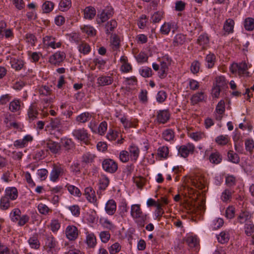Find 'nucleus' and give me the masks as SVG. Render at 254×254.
I'll list each match as a JSON object with an SVG mask.
<instances>
[{"label": "nucleus", "instance_id": "nucleus-9", "mask_svg": "<svg viewBox=\"0 0 254 254\" xmlns=\"http://www.w3.org/2000/svg\"><path fill=\"white\" fill-rule=\"evenodd\" d=\"M65 59V54L63 51H57L49 58V62L52 65L59 66Z\"/></svg>", "mask_w": 254, "mask_h": 254}, {"label": "nucleus", "instance_id": "nucleus-58", "mask_svg": "<svg viewBox=\"0 0 254 254\" xmlns=\"http://www.w3.org/2000/svg\"><path fill=\"white\" fill-rule=\"evenodd\" d=\"M139 74L143 77H149L152 75V71L151 68L143 66L139 69Z\"/></svg>", "mask_w": 254, "mask_h": 254}, {"label": "nucleus", "instance_id": "nucleus-27", "mask_svg": "<svg viewBox=\"0 0 254 254\" xmlns=\"http://www.w3.org/2000/svg\"><path fill=\"white\" fill-rule=\"evenodd\" d=\"M234 20L232 18H228L224 23L223 30L227 34L233 33L234 32Z\"/></svg>", "mask_w": 254, "mask_h": 254}, {"label": "nucleus", "instance_id": "nucleus-41", "mask_svg": "<svg viewBox=\"0 0 254 254\" xmlns=\"http://www.w3.org/2000/svg\"><path fill=\"white\" fill-rule=\"evenodd\" d=\"M11 66L15 70H20L24 65L23 61L15 58H11L10 61Z\"/></svg>", "mask_w": 254, "mask_h": 254}, {"label": "nucleus", "instance_id": "nucleus-37", "mask_svg": "<svg viewBox=\"0 0 254 254\" xmlns=\"http://www.w3.org/2000/svg\"><path fill=\"white\" fill-rule=\"evenodd\" d=\"M120 121L126 128L135 127L137 125V121L136 120H128L125 117L120 118Z\"/></svg>", "mask_w": 254, "mask_h": 254}, {"label": "nucleus", "instance_id": "nucleus-6", "mask_svg": "<svg viewBox=\"0 0 254 254\" xmlns=\"http://www.w3.org/2000/svg\"><path fill=\"white\" fill-rule=\"evenodd\" d=\"M61 125V121L59 119H51L49 124L46 127L47 130L51 134H53L58 138V135L62 133Z\"/></svg>", "mask_w": 254, "mask_h": 254}, {"label": "nucleus", "instance_id": "nucleus-61", "mask_svg": "<svg viewBox=\"0 0 254 254\" xmlns=\"http://www.w3.org/2000/svg\"><path fill=\"white\" fill-rule=\"evenodd\" d=\"M61 141L63 146L66 150H69L73 148V142L71 139L62 138Z\"/></svg>", "mask_w": 254, "mask_h": 254}, {"label": "nucleus", "instance_id": "nucleus-57", "mask_svg": "<svg viewBox=\"0 0 254 254\" xmlns=\"http://www.w3.org/2000/svg\"><path fill=\"white\" fill-rule=\"evenodd\" d=\"M209 40L206 34L200 35L197 39V43L202 48H205L209 44Z\"/></svg>", "mask_w": 254, "mask_h": 254}, {"label": "nucleus", "instance_id": "nucleus-48", "mask_svg": "<svg viewBox=\"0 0 254 254\" xmlns=\"http://www.w3.org/2000/svg\"><path fill=\"white\" fill-rule=\"evenodd\" d=\"M71 6V0H61L59 4V9L61 11H66Z\"/></svg>", "mask_w": 254, "mask_h": 254}, {"label": "nucleus", "instance_id": "nucleus-46", "mask_svg": "<svg viewBox=\"0 0 254 254\" xmlns=\"http://www.w3.org/2000/svg\"><path fill=\"white\" fill-rule=\"evenodd\" d=\"M96 156L90 152H86L82 156L81 161L85 164H90L94 162Z\"/></svg>", "mask_w": 254, "mask_h": 254}, {"label": "nucleus", "instance_id": "nucleus-29", "mask_svg": "<svg viewBox=\"0 0 254 254\" xmlns=\"http://www.w3.org/2000/svg\"><path fill=\"white\" fill-rule=\"evenodd\" d=\"M28 243L32 249L38 250L40 247V242L37 234L30 237L28 240Z\"/></svg>", "mask_w": 254, "mask_h": 254}, {"label": "nucleus", "instance_id": "nucleus-50", "mask_svg": "<svg viewBox=\"0 0 254 254\" xmlns=\"http://www.w3.org/2000/svg\"><path fill=\"white\" fill-rule=\"evenodd\" d=\"M230 141V138L228 135H220L215 138L216 143L219 145H225Z\"/></svg>", "mask_w": 254, "mask_h": 254}, {"label": "nucleus", "instance_id": "nucleus-31", "mask_svg": "<svg viewBox=\"0 0 254 254\" xmlns=\"http://www.w3.org/2000/svg\"><path fill=\"white\" fill-rule=\"evenodd\" d=\"M225 110V102L223 100H220L217 104L215 109V112L217 114L216 115V119L217 120H221L222 115L224 114Z\"/></svg>", "mask_w": 254, "mask_h": 254}, {"label": "nucleus", "instance_id": "nucleus-62", "mask_svg": "<svg viewBox=\"0 0 254 254\" xmlns=\"http://www.w3.org/2000/svg\"><path fill=\"white\" fill-rule=\"evenodd\" d=\"M121 250V246L118 242L113 244L108 248L110 254H116Z\"/></svg>", "mask_w": 254, "mask_h": 254}, {"label": "nucleus", "instance_id": "nucleus-44", "mask_svg": "<svg viewBox=\"0 0 254 254\" xmlns=\"http://www.w3.org/2000/svg\"><path fill=\"white\" fill-rule=\"evenodd\" d=\"M37 209L39 212L43 215H49L52 212V210L51 208L42 202L38 204Z\"/></svg>", "mask_w": 254, "mask_h": 254}, {"label": "nucleus", "instance_id": "nucleus-12", "mask_svg": "<svg viewBox=\"0 0 254 254\" xmlns=\"http://www.w3.org/2000/svg\"><path fill=\"white\" fill-rule=\"evenodd\" d=\"M102 167L106 172L113 173L117 170L118 165L113 160L106 159L102 162Z\"/></svg>", "mask_w": 254, "mask_h": 254}, {"label": "nucleus", "instance_id": "nucleus-32", "mask_svg": "<svg viewBox=\"0 0 254 254\" xmlns=\"http://www.w3.org/2000/svg\"><path fill=\"white\" fill-rule=\"evenodd\" d=\"M234 191L230 189H226L222 192L221 199L224 202H228L231 201Z\"/></svg>", "mask_w": 254, "mask_h": 254}, {"label": "nucleus", "instance_id": "nucleus-49", "mask_svg": "<svg viewBox=\"0 0 254 254\" xmlns=\"http://www.w3.org/2000/svg\"><path fill=\"white\" fill-rule=\"evenodd\" d=\"M91 118V115L88 112H84L76 117V121L79 123H85Z\"/></svg>", "mask_w": 254, "mask_h": 254}, {"label": "nucleus", "instance_id": "nucleus-21", "mask_svg": "<svg viewBox=\"0 0 254 254\" xmlns=\"http://www.w3.org/2000/svg\"><path fill=\"white\" fill-rule=\"evenodd\" d=\"M114 81L112 76L105 75H100L97 79V84L100 86H105L111 85Z\"/></svg>", "mask_w": 254, "mask_h": 254}, {"label": "nucleus", "instance_id": "nucleus-17", "mask_svg": "<svg viewBox=\"0 0 254 254\" xmlns=\"http://www.w3.org/2000/svg\"><path fill=\"white\" fill-rule=\"evenodd\" d=\"M162 138L166 141L173 143L175 139V132L171 128H167L164 130L161 134Z\"/></svg>", "mask_w": 254, "mask_h": 254}, {"label": "nucleus", "instance_id": "nucleus-36", "mask_svg": "<svg viewBox=\"0 0 254 254\" xmlns=\"http://www.w3.org/2000/svg\"><path fill=\"white\" fill-rule=\"evenodd\" d=\"M84 17L87 19H93L96 13V9L92 6H87L85 8L83 11Z\"/></svg>", "mask_w": 254, "mask_h": 254}, {"label": "nucleus", "instance_id": "nucleus-19", "mask_svg": "<svg viewBox=\"0 0 254 254\" xmlns=\"http://www.w3.org/2000/svg\"><path fill=\"white\" fill-rule=\"evenodd\" d=\"M120 62L121 64L120 70L124 73H128L132 70V66L128 62L127 58L125 56H122L120 59Z\"/></svg>", "mask_w": 254, "mask_h": 254}, {"label": "nucleus", "instance_id": "nucleus-16", "mask_svg": "<svg viewBox=\"0 0 254 254\" xmlns=\"http://www.w3.org/2000/svg\"><path fill=\"white\" fill-rule=\"evenodd\" d=\"M33 136L30 134H27L22 139H17L14 142V146L18 148H23L27 146L29 142L33 140Z\"/></svg>", "mask_w": 254, "mask_h": 254}, {"label": "nucleus", "instance_id": "nucleus-20", "mask_svg": "<svg viewBox=\"0 0 254 254\" xmlns=\"http://www.w3.org/2000/svg\"><path fill=\"white\" fill-rule=\"evenodd\" d=\"M170 116L167 110H159L157 113V121L161 124H165L169 120Z\"/></svg>", "mask_w": 254, "mask_h": 254}, {"label": "nucleus", "instance_id": "nucleus-52", "mask_svg": "<svg viewBox=\"0 0 254 254\" xmlns=\"http://www.w3.org/2000/svg\"><path fill=\"white\" fill-rule=\"evenodd\" d=\"M169 154V148L168 147L163 146L158 148L157 155L161 159H166Z\"/></svg>", "mask_w": 254, "mask_h": 254}, {"label": "nucleus", "instance_id": "nucleus-28", "mask_svg": "<svg viewBox=\"0 0 254 254\" xmlns=\"http://www.w3.org/2000/svg\"><path fill=\"white\" fill-rule=\"evenodd\" d=\"M22 105L23 104L19 99H15L10 102L9 109L13 113L18 112L20 111Z\"/></svg>", "mask_w": 254, "mask_h": 254}, {"label": "nucleus", "instance_id": "nucleus-56", "mask_svg": "<svg viewBox=\"0 0 254 254\" xmlns=\"http://www.w3.org/2000/svg\"><path fill=\"white\" fill-rule=\"evenodd\" d=\"M189 136L190 138L195 141H199L205 137V134L203 132L195 131L189 133Z\"/></svg>", "mask_w": 254, "mask_h": 254}, {"label": "nucleus", "instance_id": "nucleus-35", "mask_svg": "<svg viewBox=\"0 0 254 254\" xmlns=\"http://www.w3.org/2000/svg\"><path fill=\"white\" fill-rule=\"evenodd\" d=\"M187 40L186 35L182 33L176 34L173 39L174 46H179L185 43Z\"/></svg>", "mask_w": 254, "mask_h": 254}, {"label": "nucleus", "instance_id": "nucleus-39", "mask_svg": "<svg viewBox=\"0 0 254 254\" xmlns=\"http://www.w3.org/2000/svg\"><path fill=\"white\" fill-rule=\"evenodd\" d=\"M110 181L109 178L105 175H102L99 181V189L100 190H104L109 185Z\"/></svg>", "mask_w": 254, "mask_h": 254}, {"label": "nucleus", "instance_id": "nucleus-22", "mask_svg": "<svg viewBox=\"0 0 254 254\" xmlns=\"http://www.w3.org/2000/svg\"><path fill=\"white\" fill-rule=\"evenodd\" d=\"M252 215L247 211H242L237 218V221L240 224L248 223L249 221H252Z\"/></svg>", "mask_w": 254, "mask_h": 254}, {"label": "nucleus", "instance_id": "nucleus-53", "mask_svg": "<svg viewBox=\"0 0 254 254\" xmlns=\"http://www.w3.org/2000/svg\"><path fill=\"white\" fill-rule=\"evenodd\" d=\"M55 4L53 2L47 0L43 3L42 8L44 13H50L54 8Z\"/></svg>", "mask_w": 254, "mask_h": 254}, {"label": "nucleus", "instance_id": "nucleus-54", "mask_svg": "<svg viewBox=\"0 0 254 254\" xmlns=\"http://www.w3.org/2000/svg\"><path fill=\"white\" fill-rule=\"evenodd\" d=\"M230 238V234L228 231L221 232L217 236V240L221 244H224L228 242Z\"/></svg>", "mask_w": 254, "mask_h": 254}, {"label": "nucleus", "instance_id": "nucleus-3", "mask_svg": "<svg viewBox=\"0 0 254 254\" xmlns=\"http://www.w3.org/2000/svg\"><path fill=\"white\" fill-rule=\"evenodd\" d=\"M11 220L16 223L19 226H23L30 220L29 216L27 214L21 215V210L18 208L13 209L10 213Z\"/></svg>", "mask_w": 254, "mask_h": 254}, {"label": "nucleus", "instance_id": "nucleus-11", "mask_svg": "<svg viewBox=\"0 0 254 254\" xmlns=\"http://www.w3.org/2000/svg\"><path fill=\"white\" fill-rule=\"evenodd\" d=\"M178 28L177 23L175 21H171L164 22L160 28V32L162 34L168 35L170 31L175 33Z\"/></svg>", "mask_w": 254, "mask_h": 254}, {"label": "nucleus", "instance_id": "nucleus-23", "mask_svg": "<svg viewBox=\"0 0 254 254\" xmlns=\"http://www.w3.org/2000/svg\"><path fill=\"white\" fill-rule=\"evenodd\" d=\"M105 210L106 213L108 215H114L117 210V204L116 201L113 199L108 200L105 204Z\"/></svg>", "mask_w": 254, "mask_h": 254}, {"label": "nucleus", "instance_id": "nucleus-24", "mask_svg": "<svg viewBox=\"0 0 254 254\" xmlns=\"http://www.w3.org/2000/svg\"><path fill=\"white\" fill-rule=\"evenodd\" d=\"M84 194L86 199L90 202L94 203L97 201L95 192L91 187H87L84 190Z\"/></svg>", "mask_w": 254, "mask_h": 254}, {"label": "nucleus", "instance_id": "nucleus-8", "mask_svg": "<svg viewBox=\"0 0 254 254\" xmlns=\"http://www.w3.org/2000/svg\"><path fill=\"white\" fill-rule=\"evenodd\" d=\"M178 151V154L182 157L187 158L190 154L193 153L195 146L192 143H188L187 144L178 145L177 146Z\"/></svg>", "mask_w": 254, "mask_h": 254}, {"label": "nucleus", "instance_id": "nucleus-64", "mask_svg": "<svg viewBox=\"0 0 254 254\" xmlns=\"http://www.w3.org/2000/svg\"><path fill=\"white\" fill-rule=\"evenodd\" d=\"M117 26V22L114 20H111L107 22L105 26L106 32L109 34Z\"/></svg>", "mask_w": 254, "mask_h": 254}, {"label": "nucleus", "instance_id": "nucleus-42", "mask_svg": "<svg viewBox=\"0 0 254 254\" xmlns=\"http://www.w3.org/2000/svg\"><path fill=\"white\" fill-rule=\"evenodd\" d=\"M111 16V14L103 10L97 14L96 21L97 24H101L106 21Z\"/></svg>", "mask_w": 254, "mask_h": 254}, {"label": "nucleus", "instance_id": "nucleus-45", "mask_svg": "<svg viewBox=\"0 0 254 254\" xmlns=\"http://www.w3.org/2000/svg\"><path fill=\"white\" fill-rule=\"evenodd\" d=\"M65 188H67L68 192L71 195L77 197H80L81 195V192L80 190L76 187L69 184H67L65 186Z\"/></svg>", "mask_w": 254, "mask_h": 254}, {"label": "nucleus", "instance_id": "nucleus-7", "mask_svg": "<svg viewBox=\"0 0 254 254\" xmlns=\"http://www.w3.org/2000/svg\"><path fill=\"white\" fill-rule=\"evenodd\" d=\"M43 44L45 48L53 49L60 48L62 46L61 41L50 35H47L43 38Z\"/></svg>", "mask_w": 254, "mask_h": 254}, {"label": "nucleus", "instance_id": "nucleus-55", "mask_svg": "<svg viewBox=\"0 0 254 254\" xmlns=\"http://www.w3.org/2000/svg\"><path fill=\"white\" fill-rule=\"evenodd\" d=\"M81 30L83 32L85 33L89 36H94L96 33L95 29L89 25H85L81 26Z\"/></svg>", "mask_w": 254, "mask_h": 254}, {"label": "nucleus", "instance_id": "nucleus-15", "mask_svg": "<svg viewBox=\"0 0 254 254\" xmlns=\"http://www.w3.org/2000/svg\"><path fill=\"white\" fill-rule=\"evenodd\" d=\"M64 173L63 168L60 166H54L50 174V180L53 182H56L59 176Z\"/></svg>", "mask_w": 254, "mask_h": 254}, {"label": "nucleus", "instance_id": "nucleus-33", "mask_svg": "<svg viewBox=\"0 0 254 254\" xmlns=\"http://www.w3.org/2000/svg\"><path fill=\"white\" fill-rule=\"evenodd\" d=\"M99 222L104 228L107 229L114 230L116 228L115 224L107 217L100 218Z\"/></svg>", "mask_w": 254, "mask_h": 254}, {"label": "nucleus", "instance_id": "nucleus-34", "mask_svg": "<svg viewBox=\"0 0 254 254\" xmlns=\"http://www.w3.org/2000/svg\"><path fill=\"white\" fill-rule=\"evenodd\" d=\"M206 98V97L203 92H198L191 96L190 102L192 105H195L200 102H202Z\"/></svg>", "mask_w": 254, "mask_h": 254}, {"label": "nucleus", "instance_id": "nucleus-1", "mask_svg": "<svg viewBox=\"0 0 254 254\" xmlns=\"http://www.w3.org/2000/svg\"><path fill=\"white\" fill-rule=\"evenodd\" d=\"M43 251L45 254H56L59 250V242L51 233L43 235Z\"/></svg>", "mask_w": 254, "mask_h": 254}, {"label": "nucleus", "instance_id": "nucleus-43", "mask_svg": "<svg viewBox=\"0 0 254 254\" xmlns=\"http://www.w3.org/2000/svg\"><path fill=\"white\" fill-rule=\"evenodd\" d=\"M86 242L88 247H94L96 245V239L93 233H86Z\"/></svg>", "mask_w": 254, "mask_h": 254}, {"label": "nucleus", "instance_id": "nucleus-47", "mask_svg": "<svg viewBox=\"0 0 254 254\" xmlns=\"http://www.w3.org/2000/svg\"><path fill=\"white\" fill-rule=\"evenodd\" d=\"M209 160L211 163L218 164L221 162L222 156L218 151H215L210 154Z\"/></svg>", "mask_w": 254, "mask_h": 254}, {"label": "nucleus", "instance_id": "nucleus-25", "mask_svg": "<svg viewBox=\"0 0 254 254\" xmlns=\"http://www.w3.org/2000/svg\"><path fill=\"white\" fill-rule=\"evenodd\" d=\"M4 197L11 200H15L18 197V191L15 187H8L5 190Z\"/></svg>", "mask_w": 254, "mask_h": 254}, {"label": "nucleus", "instance_id": "nucleus-13", "mask_svg": "<svg viewBox=\"0 0 254 254\" xmlns=\"http://www.w3.org/2000/svg\"><path fill=\"white\" fill-rule=\"evenodd\" d=\"M44 147L53 154H58L61 150L60 144L52 140H46L44 144Z\"/></svg>", "mask_w": 254, "mask_h": 254}, {"label": "nucleus", "instance_id": "nucleus-63", "mask_svg": "<svg viewBox=\"0 0 254 254\" xmlns=\"http://www.w3.org/2000/svg\"><path fill=\"white\" fill-rule=\"evenodd\" d=\"M61 227V223L57 219H53L50 223L51 230L54 233H56Z\"/></svg>", "mask_w": 254, "mask_h": 254}, {"label": "nucleus", "instance_id": "nucleus-14", "mask_svg": "<svg viewBox=\"0 0 254 254\" xmlns=\"http://www.w3.org/2000/svg\"><path fill=\"white\" fill-rule=\"evenodd\" d=\"M190 181L192 185L196 189L202 190L205 187V180L203 177L200 176H194L191 177Z\"/></svg>", "mask_w": 254, "mask_h": 254}, {"label": "nucleus", "instance_id": "nucleus-4", "mask_svg": "<svg viewBox=\"0 0 254 254\" xmlns=\"http://www.w3.org/2000/svg\"><path fill=\"white\" fill-rule=\"evenodd\" d=\"M248 65L246 62L233 63L230 66V70L232 73L239 76H247L249 74Z\"/></svg>", "mask_w": 254, "mask_h": 254}, {"label": "nucleus", "instance_id": "nucleus-60", "mask_svg": "<svg viewBox=\"0 0 254 254\" xmlns=\"http://www.w3.org/2000/svg\"><path fill=\"white\" fill-rule=\"evenodd\" d=\"M110 46L114 51L117 50L120 48V40L117 36L114 35L112 37Z\"/></svg>", "mask_w": 254, "mask_h": 254}, {"label": "nucleus", "instance_id": "nucleus-30", "mask_svg": "<svg viewBox=\"0 0 254 254\" xmlns=\"http://www.w3.org/2000/svg\"><path fill=\"white\" fill-rule=\"evenodd\" d=\"M186 242L190 249H195L196 250L198 245V240L196 236L189 235L186 238Z\"/></svg>", "mask_w": 254, "mask_h": 254}, {"label": "nucleus", "instance_id": "nucleus-5", "mask_svg": "<svg viewBox=\"0 0 254 254\" xmlns=\"http://www.w3.org/2000/svg\"><path fill=\"white\" fill-rule=\"evenodd\" d=\"M72 135L74 138L85 144L89 142L90 135L87 130L84 128H76L73 130Z\"/></svg>", "mask_w": 254, "mask_h": 254}, {"label": "nucleus", "instance_id": "nucleus-51", "mask_svg": "<svg viewBox=\"0 0 254 254\" xmlns=\"http://www.w3.org/2000/svg\"><path fill=\"white\" fill-rule=\"evenodd\" d=\"M223 223V219L216 218L210 222V226L212 230H217L222 227Z\"/></svg>", "mask_w": 254, "mask_h": 254}, {"label": "nucleus", "instance_id": "nucleus-38", "mask_svg": "<svg viewBox=\"0 0 254 254\" xmlns=\"http://www.w3.org/2000/svg\"><path fill=\"white\" fill-rule=\"evenodd\" d=\"M243 26L245 30L252 31L254 30V19L252 17H247L243 21Z\"/></svg>", "mask_w": 254, "mask_h": 254}, {"label": "nucleus", "instance_id": "nucleus-26", "mask_svg": "<svg viewBox=\"0 0 254 254\" xmlns=\"http://www.w3.org/2000/svg\"><path fill=\"white\" fill-rule=\"evenodd\" d=\"M27 116L28 120L31 122L35 120L38 115V111L37 106L35 104H31L27 110Z\"/></svg>", "mask_w": 254, "mask_h": 254}, {"label": "nucleus", "instance_id": "nucleus-18", "mask_svg": "<svg viewBox=\"0 0 254 254\" xmlns=\"http://www.w3.org/2000/svg\"><path fill=\"white\" fill-rule=\"evenodd\" d=\"M128 150L130 157V160L131 162H135L137 161L140 154L139 149L134 144H131L128 147Z\"/></svg>", "mask_w": 254, "mask_h": 254}, {"label": "nucleus", "instance_id": "nucleus-10", "mask_svg": "<svg viewBox=\"0 0 254 254\" xmlns=\"http://www.w3.org/2000/svg\"><path fill=\"white\" fill-rule=\"evenodd\" d=\"M80 231L74 225H68L65 230V235L66 239L70 241H75L78 238Z\"/></svg>", "mask_w": 254, "mask_h": 254}, {"label": "nucleus", "instance_id": "nucleus-2", "mask_svg": "<svg viewBox=\"0 0 254 254\" xmlns=\"http://www.w3.org/2000/svg\"><path fill=\"white\" fill-rule=\"evenodd\" d=\"M130 216L134 222L139 227H144L147 219V215L144 213L138 204H134L130 207Z\"/></svg>", "mask_w": 254, "mask_h": 254}, {"label": "nucleus", "instance_id": "nucleus-40", "mask_svg": "<svg viewBox=\"0 0 254 254\" xmlns=\"http://www.w3.org/2000/svg\"><path fill=\"white\" fill-rule=\"evenodd\" d=\"M205 61L206 66L209 68H212L216 62V56L214 54L209 53L206 56Z\"/></svg>", "mask_w": 254, "mask_h": 254}, {"label": "nucleus", "instance_id": "nucleus-59", "mask_svg": "<svg viewBox=\"0 0 254 254\" xmlns=\"http://www.w3.org/2000/svg\"><path fill=\"white\" fill-rule=\"evenodd\" d=\"M245 232L248 236H252L254 233V224L252 221H249L246 223L244 226Z\"/></svg>", "mask_w": 254, "mask_h": 254}]
</instances>
